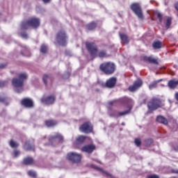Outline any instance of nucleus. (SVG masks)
Here are the masks:
<instances>
[{
	"label": "nucleus",
	"mask_w": 178,
	"mask_h": 178,
	"mask_svg": "<svg viewBox=\"0 0 178 178\" xmlns=\"http://www.w3.org/2000/svg\"><path fill=\"white\" fill-rule=\"evenodd\" d=\"M27 80V74L22 73L19 75V79H13V86L15 92H22L23 91V83Z\"/></svg>",
	"instance_id": "obj_1"
},
{
	"label": "nucleus",
	"mask_w": 178,
	"mask_h": 178,
	"mask_svg": "<svg viewBox=\"0 0 178 178\" xmlns=\"http://www.w3.org/2000/svg\"><path fill=\"white\" fill-rule=\"evenodd\" d=\"M38 26H40V19H38V18L32 17L29 21L22 24V29H29V27L36 29Z\"/></svg>",
	"instance_id": "obj_2"
},
{
	"label": "nucleus",
	"mask_w": 178,
	"mask_h": 178,
	"mask_svg": "<svg viewBox=\"0 0 178 178\" xmlns=\"http://www.w3.org/2000/svg\"><path fill=\"white\" fill-rule=\"evenodd\" d=\"M100 69L106 74H112L115 72V64L112 63H103L101 65Z\"/></svg>",
	"instance_id": "obj_3"
},
{
	"label": "nucleus",
	"mask_w": 178,
	"mask_h": 178,
	"mask_svg": "<svg viewBox=\"0 0 178 178\" xmlns=\"http://www.w3.org/2000/svg\"><path fill=\"white\" fill-rule=\"evenodd\" d=\"M133 12L139 17V19H144V15H143V10H141V6L140 4L135 3L131 6Z\"/></svg>",
	"instance_id": "obj_4"
},
{
	"label": "nucleus",
	"mask_w": 178,
	"mask_h": 178,
	"mask_svg": "<svg viewBox=\"0 0 178 178\" xmlns=\"http://www.w3.org/2000/svg\"><path fill=\"white\" fill-rule=\"evenodd\" d=\"M66 40L67 37L65 31H62L57 34L56 41L60 45H62L63 47L66 45Z\"/></svg>",
	"instance_id": "obj_5"
},
{
	"label": "nucleus",
	"mask_w": 178,
	"mask_h": 178,
	"mask_svg": "<svg viewBox=\"0 0 178 178\" xmlns=\"http://www.w3.org/2000/svg\"><path fill=\"white\" fill-rule=\"evenodd\" d=\"M67 159H68V161H71L72 162L77 163V162H80L81 161V155L73 152L68 153L67 155Z\"/></svg>",
	"instance_id": "obj_6"
},
{
	"label": "nucleus",
	"mask_w": 178,
	"mask_h": 178,
	"mask_svg": "<svg viewBox=\"0 0 178 178\" xmlns=\"http://www.w3.org/2000/svg\"><path fill=\"white\" fill-rule=\"evenodd\" d=\"M150 111H155L158 108H161V100L158 99H154L147 105Z\"/></svg>",
	"instance_id": "obj_7"
},
{
	"label": "nucleus",
	"mask_w": 178,
	"mask_h": 178,
	"mask_svg": "<svg viewBox=\"0 0 178 178\" xmlns=\"http://www.w3.org/2000/svg\"><path fill=\"white\" fill-rule=\"evenodd\" d=\"M79 130L82 133H91L92 131V125L90 122L85 123L79 128Z\"/></svg>",
	"instance_id": "obj_8"
},
{
	"label": "nucleus",
	"mask_w": 178,
	"mask_h": 178,
	"mask_svg": "<svg viewBox=\"0 0 178 178\" xmlns=\"http://www.w3.org/2000/svg\"><path fill=\"white\" fill-rule=\"evenodd\" d=\"M141 86H143V81H141V79H138L134 83L133 86H129V90L131 92H134V91L138 90Z\"/></svg>",
	"instance_id": "obj_9"
},
{
	"label": "nucleus",
	"mask_w": 178,
	"mask_h": 178,
	"mask_svg": "<svg viewBox=\"0 0 178 178\" xmlns=\"http://www.w3.org/2000/svg\"><path fill=\"white\" fill-rule=\"evenodd\" d=\"M86 47L88 51H90L92 56H95L97 55V47L94 43L86 42Z\"/></svg>",
	"instance_id": "obj_10"
},
{
	"label": "nucleus",
	"mask_w": 178,
	"mask_h": 178,
	"mask_svg": "<svg viewBox=\"0 0 178 178\" xmlns=\"http://www.w3.org/2000/svg\"><path fill=\"white\" fill-rule=\"evenodd\" d=\"M22 105L26 106V108H33L34 103H33V100L31 99H24L22 101Z\"/></svg>",
	"instance_id": "obj_11"
},
{
	"label": "nucleus",
	"mask_w": 178,
	"mask_h": 178,
	"mask_svg": "<svg viewBox=\"0 0 178 178\" xmlns=\"http://www.w3.org/2000/svg\"><path fill=\"white\" fill-rule=\"evenodd\" d=\"M41 101L42 104H44L45 105H51L55 102V97L50 96L46 99H42Z\"/></svg>",
	"instance_id": "obj_12"
},
{
	"label": "nucleus",
	"mask_w": 178,
	"mask_h": 178,
	"mask_svg": "<svg viewBox=\"0 0 178 178\" xmlns=\"http://www.w3.org/2000/svg\"><path fill=\"white\" fill-rule=\"evenodd\" d=\"M94 149H95V146L93 145H88L84 146L82 148V151L83 152H88V154L92 152Z\"/></svg>",
	"instance_id": "obj_13"
},
{
	"label": "nucleus",
	"mask_w": 178,
	"mask_h": 178,
	"mask_svg": "<svg viewBox=\"0 0 178 178\" xmlns=\"http://www.w3.org/2000/svg\"><path fill=\"white\" fill-rule=\"evenodd\" d=\"M115 84H116V78H111L107 81L106 86L108 88H112L113 87H115Z\"/></svg>",
	"instance_id": "obj_14"
},
{
	"label": "nucleus",
	"mask_w": 178,
	"mask_h": 178,
	"mask_svg": "<svg viewBox=\"0 0 178 178\" xmlns=\"http://www.w3.org/2000/svg\"><path fill=\"white\" fill-rule=\"evenodd\" d=\"M145 62H149L150 63H154L155 65H158V60L152 58V56H145L143 58Z\"/></svg>",
	"instance_id": "obj_15"
},
{
	"label": "nucleus",
	"mask_w": 178,
	"mask_h": 178,
	"mask_svg": "<svg viewBox=\"0 0 178 178\" xmlns=\"http://www.w3.org/2000/svg\"><path fill=\"white\" fill-rule=\"evenodd\" d=\"M156 120L159 123H163V124H168V120L163 116H158Z\"/></svg>",
	"instance_id": "obj_16"
},
{
	"label": "nucleus",
	"mask_w": 178,
	"mask_h": 178,
	"mask_svg": "<svg viewBox=\"0 0 178 178\" xmlns=\"http://www.w3.org/2000/svg\"><path fill=\"white\" fill-rule=\"evenodd\" d=\"M120 37L124 44H127V42H129V38L125 34H120Z\"/></svg>",
	"instance_id": "obj_17"
},
{
	"label": "nucleus",
	"mask_w": 178,
	"mask_h": 178,
	"mask_svg": "<svg viewBox=\"0 0 178 178\" xmlns=\"http://www.w3.org/2000/svg\"><path fill=\"white\" fill-rule=\"evenodd\" d=\"M177 86V81L172 80L168 82V87H170V88H175V87H176Z\"/></svg>",
	"instance_id": "obj_18"
},
{
	"label": "nucleus",
	"mask_w": 178,
	"mask_h": 178,
	"mask_svg": "<svg viewBox=\"0 0 178 178\" xmlns=\"http://www.w3.org/2000/svg\"><path fill=\"white\" fill-rule=\"evenodd\" d=\"M45 124L47 127H52V126H55V124H56V122L54 120H49L45 122Z\"/></svg>",
	"instance_id": "obj_19"
},
{
	"label": "nucleus",
	"mask_w": 178,
	"mask_h": 178,
	"mask_svg": "<svg viewBox=\"0 0 178 178\" xmlns=\"http://www.w3.org/2000/svg\"><path fill=\"white\" fill-rule=\"evenodd\" d=\"M33 162L34 161L30 157H28L24 160V165H32Z\"/></svg>",
	"instance_id": "obj_20"
},
{
	"label": "nucleus",
	"mask_w": 178,
	"mask_h": 178,
	"mask_svg": "<svg viewBox=\"0 0 178 178\" xmlns=\"http://www.w3.org/2000/svg\"><path fill=\"white\" fill-rule=\"evenodd\" d=\"M162 44L159 41L154 42L153 43V47L154 49H159V48H161Z\"/></svg>",
	"instance_id": "obj_21"
},
{
	"label": "nucleus",
	"mask_w": 178,
	"mask_h": 178,
	"mask_svg": "<svg viewBox=\"0 0 178 178\" xmlns=\"http://www.w3.org/2000/svg\"><path fill=\"white\" fill-rule=\"evenodd\" d=\"M10 146L12 148H16V147H19V143H16L15 140H10Z\"/></svg>",
	"instance_id": "obj_22"
},
{
	"label": "nucleus",
	"mask_w": 178,
	"mask_h": 178,
	"mask_svg": "<svg viewBox=\"0 0 178 178\" xmlns=\"http://www.w3.org/2000/svg\"><path fill=\"white\" fill-rule=\"evenodd\" d=\"M97 26L95 22H92L91 24L87 26L88 30H94V28Z\"/></svg>",
	"instance_id": "obj_23"
},
{
	"label": "nucleus",
	"mask_w": 178,
	"mask_h": 178,
	"mask_svg": "<svg viewBox=\"0 0 178 178\" xmlns=\"http://www.w3.org/2000/svg\"><path fill=\"white\" fill-rule=\"evenodd\" d=\"M171 23H172V18L168 17L165 23V26L167 29H169Z\"/></svg>",
	"instance_id": "obj_24"
},
{
	"label": "nucleus",
	"mask_w": 178,
	"mask_h": 178,
	"mask_svg": "<svg viewBox=\"0 0 178 178\" xmlns=\"http://www.w3.org/2000/svg\"><path fill=\"white\" fill-rule=\"evenodd\" d=\"M84 140H86V136H80L76 138V141H78V143H83Z\"/></svg>",
	"instance_id": "obj_25"
},
{
	"label": "nucleus",
	"mask_w": 178,
	"mask_h": 178,
	"mask_svg": "<svg viewBox=\"0 0 178 178\" xmlns=\"http://www.w3.org/2000/svg\"><path fill=\"white\" fill-rule=\"evenodd\" d=\"M159 81H154V82L152 83L149 86V90H152V89L155 88V87H156V84H157V83H158Z\"/></svg>",
	"instance_id": "obj_26"
},
{
	"label": "nucleus",
	"mask_w": 178,
	"mask_h": 178,
	"mask_svg": "<svg viewBox=\"0 0 178 178\" xmlns=\"http://www.w3.org/2000/svg\"><path fill=\"white\" fill-rule=\"evenodd\" d=\"M47 46L42 44V45L41 46V48H40V51H41L42 54H45V53H47Z\"/></svg>",
	"instance_id": "obj_27"
},
{
	"label": "nucleus",
	"mask_w": 178,
	"mask_h": 178,
	"mask_svg": "<svg viewBox=\"0 0 178 178\" xmlns=\"http://www.w3.org/2000/svg\"><path fill=\"white\" fill-rule=\"evenodd\" d=\"M50 77L48 75H44L43 76V81L44 83V84H47V83H48V80H50Z\"/></svg>",
	"instance_id": "obj_28"
},
{
	"label": "nucleus",
	"mask_w": 178,
	"mask_h": 178,
	"mask_svg": "<svg viewBox=\"0 0 178 178\" xmlns=\"http://www.w3.org/2000/svg\"><path fill=\"white\" fill-rule=\"evenodd\" d=\"M129 111H124V112H121V113H119V116H123V115H127L129 112H130V111H131V107H129Z\"/></svg>",
	"instance_id": "obj_29"
},
{
	"label": "nucleus",
	"mask_w": 178,
	"mask_h": 178,
	"mask_svg": "<svg viewBox=\"0 0 178 178\" xmlns=\"http://www.w3.org/2000/svg\"><path fill=\"white\" fill-rule=\"evenodd\" d=\"M28 175H29V176H31V177H35V176H37V173H35V172L31 171V170L28 172Z\"/></svg>",
	"instance_id": "obj_30"
},
{
	"label": "nucleus",
	"mask_w": 178,
	"mask_h": 178,
	"mask_svg": "<svg viewBox=\"0 0 178 178\" xmlns=\"http://www.w3.org/2000/svg\"><path fill=\"white\" fill-rule=\"evenodd\" d=\"M154 15H155V16L158 17V18L159 19L160 22H162V14L161 13L156 12Z\"/></svg>",
	"instance_id": "obj_31"
},
{
	"label": "nucleus",
	"mask_w": 178,
	"mask_h": 178,
	"mask_svg": "<svg viewBox=\"0 0 178 178\" xmlns=\"http://www.w3.org/2000/svg\"><path fill=\"white\" fill-rule=\"evenodd\" d=\"M99 58H105L106 56V53L105 51H100L99 53Z\"/></svg>",
	"instance_id": "obj_32"
},
{
	"label": "nucleus",
	"mask_w": 178,
	"mask_h": 178,
	"mask_svg": "<svg viewBox=\"0 0 178 178\" xmlns=\"http://www.w3.org/2000/svg\"><path fill=\"white\" fill-rule=\"evenodd\" d=\"M135 144L139 147L141 145V140L140 139H135Z\"/></svg>",
	"instance_id": "obj_33"
},
{
	"label": "nucleus",
	"mask_w": 178,
	"mask_h": 178,
	"mask_svg": "<svg viewBox=\"0 0 178 178\" xmlns=\"http://www.w3.org/2000/svg\"><path fill=\"white\" fill-rule=\"evenodd\" d=\"M6 86V82L3 81H0V87H5Z\"/></svg>",
	"instance_id": "obj_34"
},
{
	"label": "nucleus",
	"mask_w": 178,
	"mask_h": 178,
	"mask_svg": "<svg viewBox=\"0 0 178 178\" xmlns=\"http://www.w3.org/2000/svg\"><path fill=\"white\" fill-rule=\"evenodd\" d=\"M19 155H20V152L17 151V150H15L14 152V156H15V158H16L17 156H19Z\"/></svg>",
	"instance_id": "obj_35"
},
{
	"label": "nucleus",
	"mask_w": 178,
	"mask_h": 178,
	"mask_svg": "<svg viewBox=\"0 0 178 178\" xmlns=\"http://www.w3.org/2000/svg\"><path fill=\"white\" fill-rule=\"evenodd\" d=\"M147 178H159V177L156 175H149Z\"/></svg>",
	"instance_id": "obj_36"
},
{
	"label": "nucleus",
	"mask_w": 178,
	"mask_h": 178,
	"mask_svg": "<svg viewBox=\"0 0 178 178\" xmlns=\"http://www.w3.org/2000/svg\"><path fill=\"white\" fill-rule=\"evenodd\" d=\"M56 138H58V140H63V137L60 135V134H57V136H56Z\"/></svg>",
	"instance_id": "obj_37"
},
{
	"label": "nucleus",
	"mask_w": 178,
	"mask_h": 178,
	"mask_svg": "<svg viewBox=\"0 0 178 178\" xmlns=\"http://www.w3.org/2000/svg\"><path fill=\"white\" fill-rule=\"evenodd\" d=\"M44 3H49L51 0H42Z\"/></svg>",
	"instance_id": "obj_38"
},
{
	"label": "nucleus",
	"mask_w": 178,
	"mask_h": 178,
	"mask_svg": "<svg viewBox=\"0 0 178 178\" xmlns=\"http://www.w3.org/2000/svg\"><path fill=\"white\" fill-rule=\"evenodd\" d=\"M22 38H27V34L24 33L22 35Z\"/></svg>",
	"instance_id": "obj_39"
},
{
	"label": "nucleus",
	"mask_w": 178,
	"mask_h": 178,
	"mask_svg": "<svg viewBox=\"0 0 178 178\" xmlns=\"http://www.w3.org/2000/svg\"><path fill=\"white\" fill-rule=\"evenodd\" d=\"M115 102H116L115 101L109 102L108 105H113V104H115Z\"/></svg>",
	"instance_id": "obj_40"
},
{
	"label": "nucleus",
	"mask_w": 178,
	"mask_h": 178,
	"mask_svg": "<svg viewBox=\"0 0 178 178\" xmlns=\"http://www.w3.org/2000/svg\"><path fill=\"white\" fill-rule=\"evenodd\" d=\"M172 172H173V173H178V170H172Z\"/></svg>",
	"instance_id": "obj_41"
},
{
	"label": "nucleus",
	"mask_w": 178,
	"mask_h": 178,
	"mask_svg": "<svg viewBox=\"0 0 178 178\" xmlns=\"http://www.w3.org/2000/svg\"><path fill=\"white\" fill-rule=\"evenodd\" d=\"M175 150L177 152H178V147H175Z\"/></svg>",
	"instance_id": "obj_42"
},
{
	"label": "nucleus",
	"mask_w": 178,
	"mask_h": 178,
	"mask_svg": "<svg viewBox=\"0 0 178 178\" xmlns=\"http://www.w3.org/2000/svg\"><path fill=\"white\" fill-rule=\"evenodd\" d=\"M3 102V98L0 97V102Z\"/></svg>",
	"instance_id": "obj_43"
},
{
	"label": "nucleus",
	"mask_w": 178,
	"mask_h": 178,
	"mask_svg": "<svg viewBox=\"0 0 178 178\" xmlns=\"http://www.w3.org/2000/svg\"><path fill=\"white\" fill-rule=\"evenodd\" d=\"M104 173H105V175H108V172H104Z\"/></svg>",
	"instance_id": "obj_44"
},
{
	"label": "nucleus",
	"mask_w": 178,
	"mask_h": 178,
	"mask_svg": "<svg viewBox=\"0 0 178 178\" xmlns=\"http://www.w3.org/2000/svg\"><path fill=\"white\" fill-rule=\"evenodd\" d=\"M177 86H178V80L177 81Z\"/></svg>",
	"instance_id": "obj_45"
},
{
	"label": "nucleus",
	"mask_w": 178,
	"mask_h": 178,
	"mask_svg": "<svg viewBox=\"0 0 178 178\" xmlns=\"http://www.w3.org/2000/svg\"><path fill=\"white\" fill-rule=\"evenodd\" d=\"M25 149H27V147H26V145L24 146Z\"/></svg>",
	"instance_id": "obj_46"
},
{
	"label": "nucleus",
	"mask_w": 178,
	"mask_h": 178,
	"mask_svg": "<svg viewBox=\"0 0 178 178\" xmlns=\"http://www.w3.org/2000/svg\"><path fill=\"white\" fill-rule=\"evenodd\" d=\"M99 170H101L102 172V170L101 169Z\"/></svg>",
	"instance_id": "obj_47"
}]
</instances>
